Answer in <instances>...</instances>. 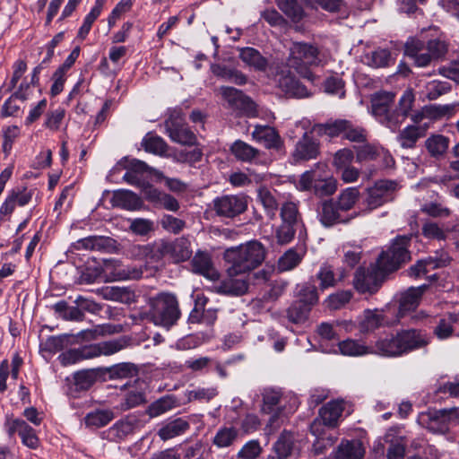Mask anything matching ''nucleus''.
Listing matches in <instances>:
<instances>
[{"label": "nucleus", "mask_w": 459, "mask_h": 459, "mask_svg": "<svg viewBox=\"0 0 459 459\" xmlns=\"http://www.w3.org/2000/svg\"><path fill=\"white\" fill-rule=\"evenodd\" d=\"M293 444V436L290 432H282L273 446L278 458H288L292 453Z\"/></svg>", "instance_id": "nucleus-50"}, {"label": "nucleus", "mask_w": 459, "mask_h": 459, "mask_svg": "<svg viewBox=\"0 0 459 459\" xmlns=\"http://www.w3.org/2000/svg\"><path fill=\"white\" fill-rule=\"evenodd\" d=\"M359 196V192L356 187H348L343 190L338 196L337 201H335L338 208L341 211L347 212L351 210L356 202L358 201Z\"/></svg>", "instance_id": "nucleus-53"}, {"label": "nucleus", "mask_w": 459, "mask_h": 459, "mask_svg": "<svg viewBox=\"0 0 459 459\" xmlns=\"http://www.w3.org/2000/svg\"><path fill=\"white\" fill-rule=\"evenodd\" d=\"M108 241L109 238L103 236H89L77 240L73 247L76 250H101L107 247Z\"/></svg>", "instance_id": "nucleus-46"}, {"label": "nucleus", "mask_w": 459, "mask_h": 459, "mask_svg": "<svg viewBox=\"0 0 459 459\" xmlns=\"http://www.w3.org/2000/svg\"><path fill=\"white\" fill-rule=\"evenodd\" d=\"M280 87L287 93L297 98L307 97V90L294 78L286 76L280 80Z\"/></svg>", "instance_id": "nucleus-54"}, {"label": "nucleus", "mask_w": 459, "mask_h": 459, "mask_svg": "<svg viewBox=\"0 0 459 459\" xmlns=\"http://www.w3.org/2000/svg\"><path fill=\"white\" fill-rule=\"evenodd\" d=\"M337 189V181L333 177H327V178H321L320 175H318V178L316 179L314 193L316 195L319 196H328L332 195Z\"/></svg>", "instance_id": "nucleus-61"}, {"label": "nucleus", "mask_w": 459, "mask_h": 459, "mask_svg": "<svg viewBox=\"0 0 459 459\" xmlns=\"http://www.w3.org/2000/svg\"><path fill=\"white\" fill-rule=\"evenodd\" d=\"M66 345V337L50 336L40 342L39 348L41 352L48 353V355H54L58 351H62Z\"/></svg>", "instance_id": "nucleus-60"}, {"label": "nucleus", "mask_w": 459, "mask_h": 459, "mask_svg": "<svg viewBox=\"0 0 459 459\" xmlns=\"http://www.w3.org/2000/svg\"><path fill=\"white\" fill-rule=\"evenodd\" d=\"M426 289L427 285L424 284L419 287L409 288L405 292L402 293L399 300L398 318L416 309Z\"/></svg>", "instance_id": "nucleus-23"}, {"label": "nucleus", "mask_w": 459, "mask_h": 459, "mask_svg": "<svg viewBox=\"0 0 459 459\" xmlns=\"http://www.w3.org/2000/svg\"><path fill=\"white\" fill-rule=\"evenodd\" d=\"M252 138L259 143H263L266 149H273L277 152L283 150V141L277 131L269 126H255L252 132Z\"/></svg>", "instance_id": "nucleus-19"}, {"label": "nucleus", "mask_w": 459, "mask_h": 459, "mask_svg": "<svg viewBox=\"0 0 459 459\" xmlns=\"http://www.w3.org/2000/svg\"><path fill=\"white\" fill-rule=\"evenodd\" d=\"M411 235H398L391 240L390 245L383 250L376 264L382 272L389 274L400 269L403 265L411 261Z\"/></svg>", "instance_id": "nucleus-5"}, {"label": "nucleus", "mask_w": 459, "mask_h": 459, "mask_svg": "<svg viewBox=\"0 0 459 459\" xmlns=\"http://www.w3.org/2000/svg\"><path fill=\"white\" fill-rule=\"evenodd\" d=\"M325 91L328 94L335 95L340 99L345 96V83L338 74L328 76L324 82Z\"/></svg>", "instance_id": "nucleus-56"}, {"label": "nucleus", "mask_w": 459, "mask_h": 459, "mask_svg": "<svg viewBox=\"0 0 459 459\" xmlns=\"http://www.w3.org/2000/svg\"><path fill=\"white\" fill-rule=\"evenodd\" d=\"M143 426L144 420L142 419V416L129 414L104 430L102 432V438L110 442H121L129 435L143 429Z\"/></svg>", "instance_id": "nucleus-9"}, {"label": "nucleus", "mask_w": 459, "mask_h": 459, "mask_svg": "<svg viewBox=\"0 0 459 459\" xmlns=\"http://www.w3.org/2000/svg\"><path fill=\"white\" fill-rule=\"evenodd\" d=\"M165 130L172 142L182 145H195V134L184 123L180 117H169L164 123Z\"/></svg>", "instance_id": "nucleus-12"}, {"label": "nucleus", "mask_w": 459, "mask_h": 459, "mask_svg": "<svg viewBox=\"0 0 459 459\" xmlns=\"http://www.w3.org/2000/svg\"><path fill=\"white\" fill-rule=\"evenodd\" d=\"M397 184L392 180H379L368 189L365 203L369 210L377 209L385 203L392 200L393 193Z\"/></svg>", "instance_id": "nucleus-13"}, {"label": "nucleus", "mask_w": 459, "mask_h": 459, "mask_svg": "<svg viewBox=\"0 0 459 459\" xmlns=\"http://www.w3.org/2000/svg\"><path fill=\"white\" fill-rule=\"evenodd\" d=\"M326 166L323 163H316L315 169L305 171L299 178L298 188L301 191L314 190L318 174L316 169H325Z\"/></svg>", "instance_id": "nucleus-59"}, {"label": "nucleus", "mask_w": 459, "mask_h": 459, "mask_svg": "<svg viewBox=\"0 0 459 459\" xmlns=\"http://www.w3.org/2000/svg\"><path fill=\"white\" fill-rule=\"evenodd\" d=\"M228 277L221 281L215 287L216 291L230 296L244 295L248 289L245 274H232L228 272Z\"/></svg>", "instance_id": "nucleus-21"}, {"label": "nucleus", "mask_w": 459, "mask_h": 459, "mask_svg": "<svg viewBox=\"0 0 459 459\" xmlns=\"http://www.w3.org/2000/svg\"><path fill=\"white\" fill-rule=\"evenodd\" d=\"M266 250L262 243L251 240L224 252V259L230 264L227 272L246 274L258 267L265 259Z\"/></svg>", "instance_id": "nucleus-3"}, {"label": "nucleus", "mask_w": 459, "mask_h": 459, "mask_svg": "<svg viewBox=\"0 0 459 459\" xmlns=\"http://www.w3.org/2000/svg\"><path fill=\"white\" fill-rule=\"evenodd\" d=\"M221 93L231 108L238 110L248 117H256L259 116L256 104L240 90L222 86L221 87Z\"/></svg>", "instance_id": "nucleus-10"}, {"label": "nucleus", "mask_w": 459, "mask_h": 459, "mask_svg": "<svg viewBox=\"0 0 459 459\" xmlns=\"http://www.w3.org/2000/svg\"><path fill=\"white\" fill-rule=\"evenodd\" d=\"M103 296L106 299L131 304L135 302V291L130 287L110 286L103 290Z\"/></svg>", "instance_id": "nucleus-35"}, {"label": "nucleus", "mask_w": 459, "mask_h": 459, "mask_svg": "<svg viewBox=\"0 0 459 459\" xmlns=\"http://www.w3.org/2000/svg\"><path fill=\"white\" fill-rule=\"evenodd\" d=\"M239 58L249 68L257 72H264L268 66V60L254 48H242L239 49Z\"/></svg>", "instance_id": "nucleus-30"}, {"label": "nucleus", "mask_w": 459, "mask_h": 459, "mask_svg": "<svg viewBox=\"0 0 459 459\" xmlns=\"http://www.w3.org/2000/svg\"><path fill=\"white\" fill-rule=\"evenodd\" d=\"M364 448L359 440L343 441L335 452V459H361Z\"/></svg>", "instance_id": "nucleus-38"}, {"label": "nucleus", "mask_w": 459, "mask_h": 459, "mask_svg": "<svg viewBox=\"0 0 459 459\" xmlns=\"http://www.w3.org/2000/svg\"><path fill=\"white\" fill-rule=\"evenodd\" d=\"M238 437V430L233 428H222L213 437V444L220 448L230 446Z\"/></svg>", "instance_id": "nucleus-62"}, {"label": "nucleus", "mask_w": 459, "mask_h": 459, "mask_svg": "<svg viewBox=\"0 0 459 459\" xmlns=\"http://www.w3.org/2000/svg\"><path fill=\"white\" fill-rule=\"evenodd\" d=\"M149 311L146 318L154 325L169 329L180 317L177 297L169 292H161L148 299Z\"/></svg>", "instance_id": "nucleus-4"}, {"label": "nucleus", "mask_w": 459, "mask_h": 459, "mask_svg": "<svg viewBox=\"0 0 459 459\" xmlns=\"http://www.w3.org/2000/svg\"><path fill=\"white\" fill-rule=\"evenodd\" d=\"M233 156L242 162H254L259 156L261 152L241 140H236L230 148Z\"/></svg>", "instance_id": "nucleus-34"}, {"label": "nucleus", "mask_w": 459, "mask_h": 459, "mask_svg": "<svg viewBox=\"0 0 459 459\" xmlns=\"http://www.w3.org/2000/svg\"><path fill=\"white\" fill-rule=\"evenodd\" d=\"M391 60L390 52L387 49L378 48L364 56V62L372 67H385Z\"/></svg>", "instance_id": "nucleus-55"}, {"label": "nucleus", "mask_w": 459, "mask_h": 459, "mask_svg": "<svg viewBox=\"0 0 459 459\" xmlns=\"http://www.w3.org/2000/svg\"><path fill=\"white\" fill-rule=\"evenodd\" d=\"M449 414L446 410H429L418 416V422L433 433H445L448 429Z\"/></svg>", "instance_id": "nucleus-17"}, {"label": "nucleus", "mask_w": 459, "mask_h": 459, "mask_svg": "<svg viewBox=\"0 0 459 459\" xmlns=\"http://www.w3.org/2000/svg\"><path fill=\"white\" fill-rule=\"evenodd\" d=\"M136 371L135 366L129 362L116 364L107 368V372L112 379L132 377L136 374Z\"/></svg>", "instance_id": "nucleus-57"}, {"label": "nucleus", "mask_w": 459, "mask_h": 459, "mask_svg": "<svg viewBox=\"0 0 459 459\" xmlns=\"http://www.w3.org/2000/svg\"><path fill=\"white\" fill-rule=\"evenodd\" d=\"M189 427L190 425L186 420L178 418L169 421L164 426H162L159 429L158 435L161 440H169L177 436L184 434L189 429Z\"/></svg>", "instance_id": "nucleus-37"}, {"label": "nucleus", "mask_w": 459, "mask_h": 459, "mask_svg": "<svg viewBox=\"0 0 459 459\" xmlns=\"http://www.w3.org/2000/svg\"><path fill=\"white\" fill-rule=\"evenodd\" d=\"M342 212L335 201L333 199L325 201L319 213L320 221L326 227L348 222L349 219L345 218Z\"/></svg>", "instance_id": "nucleus-28"}, {"label": "nucleus", "mask_w": 459, "mask_h": 459, "mask_svg": "<svg viewBox=\"0 0 459 459\" xmlns=\"http://www.w3.org/2000/svg\"><path fill=\"white\" fill-rule=\"evenodd\" d=\"M459 323V314H448L441 318L434 328V334L439 340L448 339L453 335L455 325Z\"/></svg>", "instance_id": "nucleus-40"}, {"label": "nucleus", "mask_w": 459, "mask_h": 459, "mask_svg": "<svg viewBox=\"0 0 459 459\" xmlns=\"http://www.w3.org/2000/svg\"><path fill=\"white\" fill-rule=\"evenodd\" d=\"M145 152L159 156H164L168 150V144L160 136L148 133L142 141Z\"/></svg>", "instance_id": "nucleus-44"}, {"label": "nucleus", "mask_w": 459, "mask_h": 459, "mask_svg": "<svg viewBox=\"0 0 459 459\" xmlns=\"http://www.w3.org/2000/svg\"><path fill=\"white\" fill-rule=\"evenodd\" d=\"M281 222L292 224L299 227V240H305L307 238V230L301 220L297 204L294 202H285L281 207Z\"/></svg>", "instance_id": "nucleus-25"}, {"label": "nucleus", "mask_w": 459, "mask_h": 459, "mask_svg": "<svg viewBox=\"0 0 459 459\" xmlns=\"http://www.w3.org/2000/svg\"><path fill=\"white\" fill-rule=\"evenodd\" d=\"M321 63L320 50L316 44L293 42L290 48L288 65L303 77L311 74L308 67Z\"/></svg>", "instance_id": "nucleus-7"}, {"label": "nucleus", "mask_w": 459, "mask_h": 459, "mask_svg": "<svg viewBox=\"0 0 459 459\" xmlns=\"http://www.w3.org/2000/svg\"><path fill=\"white\" fill-rule=\"evenodd\" d=\"M449 262V255L446 253L442 252L440 255H436L435 256H429L419 260L409 268L408 273L410 276L420 277L427 274L431 270L446 266Z\"/></svg>", "instance_id": "nucleus-20"}, {"label": "nucleus", "mask_w": 459, "mask_h": 459, "mask_svg": "<svg viewBox=\"0 0 459 459\" xmlns=\"http://www.w3.org/2000/svg\"><path fill=\"white\" fill-rule=\"evenodd\" d=\"M257 198L267 216L274 219L279 205L273 193L266 187H260L257 191Z\"/></svg>", "instance_id": "nucleus-45"}, {"label": "nucleus", "mask_w": 459, "mask_h": 459, "mask_svg": "<svg viewBox=\"0 0 459 459\" xmlns=\"http://www.w3.org/2000/svg\"><path fill=\"white\" fill-rule=\"evenodd\" d=\"M370 345H364L352 339H347L338 343V350L344 356H362L371 354Z\"/></svg>", "instance_id": "nucleus-43"}, {"label": "nucleus", "mask_w": 459, "mask_h": 459, "mask_svg": "<svg viewBox=\"0 0 459 459\" xmlns=\"http://www.w3.org/2000/svg\"><path fill=\"white\" fill-rule=\"evenodd\" d=\"M394 323L385 319L383 313L377 310H367L364 313V317L360 322V329L363 332H373L380 326L391 325Z\"/></svg>", "instance_id": "nucleus-39"}, {"label": "nucleus", "mask_w": 459, "mask_h": 459, "mask_svg": "<svg viewBox=\"0 0 459 459\" xmlns=\"http://www.w3.org/2000/svg\"><path fill=\"white\" fill-rule=\"evenodd\" d=\"M447 46L445 41L438 39H429L424 42L419 39L411 38L404 48L405 55L412 59L418 67H425L432 62L446 56Z\"/></svg>", "instance_id": "nucleus-6"}, {"label": "nucleus", "mask_w": 459, "mask_h": 459, "mask_svg": "<svg viewBox=\"0 0 459 459\" xmlns=\"http://www.w3.org/2000/svg\"><path fill=\"white\" fill-rule=\"evenodd\" d=\"M33 194V190L25 186L11 189L0 207V215H11L17 205L22 207L27 205L30 202Z\"/></svg>", "instance_id": "nucleus-18"}, {"label": "nucleus", "mask_w": 459, "mask_h": 459, "mask_svg": "<svg viewBox=\"0 0 459 459\" xmlns=\"http://www.w3.org/2000/svg\"><path fill=\"white\" fill-rule=\"evenodd\" d=\"M344 410V402L335 400L327 403L320 409L319 416L323 424L328 427H334Z\"/></svg>", "instance_id": "nucleus-32"}, {"label": "nucleus", "mask_w": 459, "mask_h": 459, "mask_svg": "<svg viewBox=\"0 0 459 459\" xmlns=\"http://www.w3.org/2000/svg\"><path fill=\"white\" fill-rule=\"evenodd\" d=\"M451 89L450 83L441 81L429 82L424 87V94L429 100H436L447 93Z\"/></svg>", "instance_id": "nucleus-58"}, {"label": "nucleus", "mask_w": 459, "mask_h": 459, "mask_svg": "<svg viewBox=\"0 0 459 459\" xmlns=\"http://www.w3.org/2000/svg\"><path fill=\"white\" fill-rule=\"evenodd\" d=\"M299 233V227L292 224L283 223L275 230V239L280 245H287L294 238L296 232Z\"/></svg>", "instance_id": "nucleus-63"}, {"label": "nucleus", "mask_w": 459, "mask_h": 459, "mask_svg": "<svg viewBox=\"0 0 459 459\" xmlns=\"http://www.w3.org/2000/svg\"><path fill=\"white\" fill-rule=\"evenodd\" d=\"M320 154V142L312 133L305 132L297 142L292 158L296 162L308 161L316 159Z\"/></svg>", "instance_id": "nucleus-16"}, {"label": "nucleus", "mask_w": 459, "mask_h": 459, "mask_svg": "<svg viewBox=\"0 0 459 459\" xmlns=\"http://www.w3.org/2000/svg\"><path fill=\"white\" fill-rule=\"evenodd\" d=\"M386 275L377 264L368 268L359 267L354 273L352 284L358 293L371 296L381 288Z\"/></svg>", "instance_id": "nucleus-8"}, {"label": "nucleus", "mask_w": 459, "mask_h": 459, "mask_svg": "<svg viewBox=\"0 0 459 459\" xmlns=\"http://www.w3.org/2000/svg\"><path fill=\"white\" fill-rule=\"evenodd\" d=\"M456 109L455 104H432L425 106V112L427 113V118L429 119H440L443 117H452Z\"/></svg>", "instance_id": "nucleus-52"}, {"label": "nucleus", "mask_w": 459, "mask_h": 459, "mask_svg": "<svg viewBox=\"0 0 459 459\" xmlns=\"http://www.w3.org/2000/svg\"><path fill=\"white\" fill-rule=\"evenodd\" d=\"M348 120L337 119L325 124L317 125L318 133L329 137L344 136L345 128H347Z\"/></svg>", "instance_id": "nucleus-48"}, {"label": "nucleus", "mask_w": 459, "mask_h": 459, "mask_svg": "<svg viewBox=\"0 0 459 459\" xmlns=\"http://www.w3.org/2000/svg\"><path fill=\"white\" fill-rule=\"evenodd\" d=\"M193 272L211 281H217L219 272L214 268L211 255L206 252H197L191 261Z\"/></svg>", "instance_id": "nucleus-24"}, {"label": "nucleus", "mask_w": 459, "mask_h": 459, "mask_svg": "<svg viewBox=\"0 0 459 459\" xmlns=\"http://www.w3.org/2000/svg\"><path fill=\"white\" fill-rule=\"evenodd\" d=\"M104 4L105 0H95L94 5L91 7L90 13L84 17L83 22L78 30V39L83 40L87 37L91 31L92 24L100 15Z\"/></svg>", "instance_id": "nucleus-41"}, {"label": "nucleus", "mask_w": 459, "mask_h": 459, "mask_svg": "<svg viewBox=\"0 0 459 459\" xmlns=\"http://www.w3.org/2000/svg\"><path fill=\"white\" fill-rule=\"evenodd\" d=\"M58 360L62 366H69L78 363L84 359H92L91 346L83 345L76 349H70L58 356Z\"/></svg>", "instance_id": "nucleus-36"}, {"label": "nucleus", "mask_w": 459, "mask_h": 459, "mask_svg": "<svg viewBox=\"0 0 459 459\" xmlns=\"http://www.w3.org/2000/svg\"><path fill=\"white\" fill-rule=\"evenodd\" d=\"M428 152L433 157L443 155L448 148V139L441 134H434L425 142Z\"/></svg>", "instance_id": "nucleus-51"}, {"label": "nucleus", "mask_w": 459, "mask_h": 459, "mask_svg": "<svg viewBox=\"0 0 459 459\" xmlns=\"http://www.w3.org/2000/svg\"><path fill=\"white\" fill-rule=\"evenodd\" d=\"M316 277L320 281L319 285L321 290L334 287L338 283L335 271L333 267L329 264L323 265L316 273Z\"/></svg>", "instance_id": "nucleus-64"}, {"label": "nucleus", "mask_w": 459, "mask_h": 459, "mask_svg": "<svg viewBox=\"0 0 459 459\" xmlns=\"http://www.w3.org/2000/svg\"><path fill=\"white\" fill-rule=\"evenodd\" d=\"M4 429L10 437L17 433L22 443L30 449H36L39 445L35 430L22 419L7 418Z\"/></svg>", "instance_id": "nucleus-14"}, {"label": "nucleus", "mask_w": 459, "mask_h": 459, "mask_svg": "<svg viewBox=\"0 0 459 459\" xmlns=\"http://www.w3.org/2000/svg\"><path fill=\"white\" fill-rule=\"evenodd\" d=\"M114 418L110 410H95L86 414L84 423L88 428L99 429L108 425Z\"/></svg>", "instance_id": "nucleus-42"}, {"label": "nucleus", "mask_w": 459, "mask_h": 459, "mask_svg": "<svg viewBox=\"0 0 459 459\" xmlns=\"http://www.w3.org/2000/svg\"><path fill=\"white\" fill-rule=\"evenodd\" d=\"M429 337L425 331L420 329H403L395 333L380 335L370 345L371 354L385 358H398L413 351L426 347Z\"/></svg>", "instance_id": "nucleus-1"}, {"label": "nucleus", "mask_w": 459, "mask_h": 459, "mask_svg": "<svg viewBox=\"0 0 459 459\" xmlns=\"http://www.w3.org/2000/svg\"><path fill=\"white\" fill-rule=\"evenodd\" d=\"M177 405V400L173 395L163 396L153 402L148 408L147 412L150 417H158Z\"/></svg>", "instance_id": "nucleus-47"}, {"label": "nucleus", "mask_w": 459, "mask_h": 459, "mask_svg": "<svg viewBox=\"0 0 459 459\" xmlns=\"http://www.w3.org/2000/svg\"><path fill=\"white\" fill-rule=\"evenodd\" d=\"M247 208L245 195H228L213 200V209L218 216L234 218L243 213Z\"/></svg>", "instance_id": "nucleus-11"}, {"label": "nucleus", "mask_w": 459, "mask_h": 459, "mask_svg": "<svg viewBox=\"0 0 459 459\" xmlns=\"http://www.w3.org/2000/svg\"><path fill=\"white\" fill-rule=\"evenodd\" d=\"M414 100V94L411 90L403 92L399 100L398 107L393 109V117L390 123L393 132L396 131L410 115Z\"/></svg>", "instance_id": "nucleus-22"}, {"label": "nucleus", "mask_w": 459, "mask_h": 459, "mask_svg": "<svg viewBox=\"0 0 459 459\" xmlns=\"http://www.w3.org/2000/svg\"><path fill=\"white\" fill-rule=\"evenodd\" d=\"M310 310L301 301H294L287 309V317L293 324H302L308 318Z\"/></svg>", "instance_id": "nucleus-49"}, {"label": "nucleus", "mask_w": 459, "mask_h": 459, "mask_svg": "<svg viewBox=\"0 0 459 459\" xmlns=\"http://www.w3.org/2000/svg\"><path fill=\"white\" fill-rule=\"evenodd\" d=\"M127 345V341L125 338L113 339L94 344H90L92 354V359L100 355L109 356L115 354Z\"/></svg>", "instance_id": "nucleus-33"}, {"label": "nucleus", "mask_w": 459, "mask_h": 459, "mask_svg": "<svg viewBox=\"0 0 459 459\" xmlns=\"http://www.w3.org/2000/svg\"><path fill=\"white\" fill-rule=\"evenodd\" d=\"M283 396L281 391L273 389V388H267L264 389L263 392V407L262 411L264 413H276L278 412L282 405ZM276 419V414H273L269 423L270 425H273L274 420Z\"/></svg>", "instance_id": "nucleus-29"}, {"label": "nucleus", "mask_w": 459, "mask_h": 459, "mask_svg": "<svg viewBox=\"0 0 459 459\" xmlns=\"http://www.w3.org/2000/svg\"><path fill=\"white\" fill-rule=\"evenodd\" d=\"M394 100V94L382 91L376 93L371 99V108L373 116L385 126L391 130V119L393 109L391 106Z\"/></svg>", "instance_id": "nucleus-15"}, {"label": "nucleus", "mask_w": 459, "mask_h": 459, "mask_svg": "<svg viewBox=\"0 0 459 459\" xmlns=\"http://www.w3.org/2000/svg\"><path fill=\"white\" fill-rule=\"evenodd\" d=\"M133 255L147 264H152L167 257L173 263L184 262L192 255L191 243L186 238H178L173 241H160L154 244L136 245Z\"/></svg>", "instance_id": "nucleus-2"}, {"label": "nucleus", "mask_w": 459, "mask_h": 459, "mask_svg": "<svg viewBox=\"0 0 459 459\" xmlns=\"http://www.w3.org/2000/svg\"><path fill=\"white\" fill-rule=\"evenodd\" d=\"M211 71L216 77L237 85H245L247 82V75L241 71L224 65L212 64Z\"/></svg>", "instance_id": "nucleus-31"}, {"label": "nucleus", "mask_w": 459, "mask_h": 459, "mask_svg": "<svg viewBox=\"0 0 459 459\" xmlns=\"http://www.w3.org/2000/svg\"><path fill=\"white\" fill-rule=\"evenodd\" d=\"M110 203L114 207L129 211L137 210L143 204L141 198L136 194L126 189L114 191Z\"/></svg>", "instance_id": "nucleus-27"}, {"label": "nucleus", "mask_w": 459, "mask_h": 459, "mask_svg": "<svg viewBox=\"0 0 459 459\" xmlns=\"http://www.w3.org/2000/svg\"><path fill=\"white\" fill-rule=\"evenodd\" d=\"M428 127L427 124L423 126H407L398 134L396 137L397 142L403 149L414 148L418 140L425 136Z\"/></svg>", "instance_id": "nucleus-26"}]
</instances>
